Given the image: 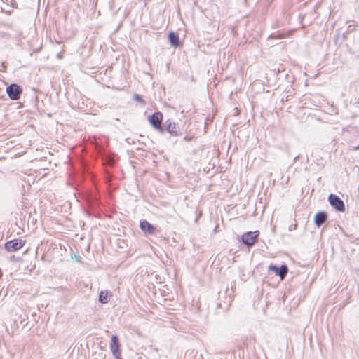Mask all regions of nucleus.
I'll return each instance as SVG.
<instances>
[{"instance_id":"6","label":"nucleus","mask_w":359,"mask_h":359,"mask_svg":"<svg viewBox=\"0 0 359 359\" xmlns=\"http://www.w3.org/2000/svg\"><path fill=\"white\" fill-rule=\"evenodd\" d=\"M329 202L330 205L334 207L337 210L341 212L345 211V205L343 201L337 196L334 194H330L329 196Z\"/></svg>"},{"instance_id":"11","label":"nucleus","mask_w":359,"mask_h":359,"mask_svg":"<svg viewBox=\"0 0 359 359\" xmlns=\"http://www.w3.org/2000/svg\"><path fill=\"white\" fill-rule=\"evenodd\" d=\"M168 40L170 43L174 47H177L180 45V38L176 33L170 32L168 34Z\"/></svg>"},{"instance_id":"9","label":"nucleus","mask_w":359,"mask_h":359,"mask_svg":"<svg viewBox=\"0 0 359 359\" xmlns=\"http://www.w3.org/2000/svg\"><path fill=\"white\" fill-rule=\"evenodd\" d=\"M165 130L172 136H177L180 134V130L177 124L170 119L165 122Z\"/></svg>"},{"instance_id":"2","label":"nucleus","mask_w":359,"mask_h":359,"mask_svg":"<svg viewBox=\"0 0 359 359\" xmlns=\"http://www.w3.org/2000/svg\"><path fill=\"white\" fill-rule=\"evenodd\" d=\"M25 243L26 241L21 238L13 239L5 243V249L8 252H15L20 250Z\"/></svg>"},{"instance_id":"5","label":"nucleus","mask_w":359,"mask_h":359,"mask_svg":"<svg viewBox=\"0 0 359 359\" xmlns=\"http://www.w3.org/2000/svg\"><path fill=\"white\" fill-rule=\"evenodd\" d=\"M110 349L116 359H121L120 344L117 336L113 335L110 342Z\"/></svg>"},{"instance_id":"1","label":"nucleus","mask_w":359,"mask_h":359,"mask_svg":"<svg viewBox=\"0 0 359 359\" xmlns=\"http://www.w3.org/2000/svg\"><path fill=\"white\" fill-rule=\"evenodd\" d=\"M150 124L160 133H163L162 127L163 114L161 112H155L148 118Z\"/></svg>"},{"instance_id":"12","label":"nucleus","mask_w":359,"mask_h":359,"mask_svg":"<svg viewBox=\"0 0 359 359\" xmlns=\"http://www.w3.org/2000/svg\"><path fill=\"white\" fill-rule=\"evenodd\" d=\"M108 291L102 290L99 294V301L102 304H106L108 302Z\"/></svg>"},{"instance_id":"10","label":"nucleus","mask_w":359,"mask_h":359,"mask_svg":"<svg viewBox=\"0 0 359 359\" xmlns=\"http://www.w3.org/2000/svg\"><path fill=\"white\" fill-rule=\"evenodd\" d=\"M327 219V215L323 212H319L316 214L314 217V222L316 226H320Z\"/></svg>"},{"instance_id":"3","label":"nucleus","mask_w":359,"mask_h":359,"mask_svg":"<svg viewBox=\"0 0 359 359\" xmlns=\"http://www.w3.org/2000/svg\"><path fill=\"white\" fill-rule=\"evenodd\" d=\"M6 91L11 100H17L22 93V88L19 85L13 83L6 88Z\"/></svg>"},{"instance_id":"7","label":"nucleus","mask_w":359,"mask_h":359,"mask_svg":"<svg viewBox=\"0 0 359 359\" xmlns=\"http://www.w3.org/2000/svg\"><path fill=\"white\" fill-rule=\"evenodd\" d=\"M140 227L145 234L152 235L156 232V227L147 220L140 221Z\"/></svg>"},{"instance_id":"8","label":"nucleus","mask_w":359,"mask_h":359,"mask_svg":"<svg viewBox=\"0 0 359 359\" xmlns=\"http://www.w3.org/2000/svg\"><path fill=\"white\" fill-rule=\"evenodd\" d=\"M269 270L273 271L276 275L279 276L282 280L285 278L288 271V269L286 265H282L280 269L276 266L270 265L269 266Z\"/></svg>"},{"instance_id":"4","label":"nucleus","mask_w":359,"mask_h":359,"mask_svg":"<svg viewBox=\"0 0 359 359\" xmlns=\"http://www.w3.org/2000/svg\"><path fill=\"white\" fill-rule=\"evenodd\" d=\"M259 233L256 231H248L242 236V241L248 246L253 245L257 241Z\"/></svg>"}]
</instances>
